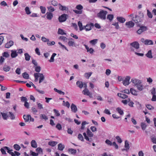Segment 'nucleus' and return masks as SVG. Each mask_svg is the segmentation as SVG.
<instances>
[{"mask_svg": "<svg viewBox=\"0 0 156 156\" xmlns=\"http://www.w3.org/2000/svg\"><path fill=\"white\" fill-rule=\"evenodd\" d=\"M7 150V153L10 154L11 156H19L20 155V153L17 151H15L14 152H12V150H10L9 147L6 146L4 147L3 148H1L0 149V151L3 154H6L5 151V150Z\"/></svg>", "mask_w": 156, "mask_h": 156, "instance_id": "nucleus-1", "label": "nucleus"}, {"mask_svg": "<svg viewBox=\"0 0 156 156\" xmlns=\"http://www.w3.org/2000/svg\"><path fill=\"white\" fill-rule=\"evenodd\" d=\"M107 12L106 11L102 10L98 13L97 16L98 17L101 19L105 20L106 19V16Z\"/></svg>", "mask_w": 156, "mask_h": 156, "instance_id": "nucleus-2", "label": "nucleus"}, {"mask_svg": "<svg viewBox=\"0 0 156 156\" xmlns=\"http://www.w3.org/2000/svg\"><path fill=\"white\" fill-rule=\"evenodd\" d=\"M76 8L78 10H73V11L77 14H81L82 13L83 6L80 4H79L76 5Z\"/></svg>", "mask_w": 156, "mask_h": 156, "instance_id": "nucleus-3", "label": "nucleus"}, {"mask_svg": "<svg viewBox=\"0 0 156 156\" xmlns=\"http://www.w3.org/2000/svg\"><path fill=\"white\" fill-rule=\"evenodd\" d=\"M143 14L142 13L140 16H135L133 18V20L136 23H138L141 22L143 18Z\"/></svg>", "mask_w": 156, "mask_h": 156, "instance_id": "nucleus-4", "label": "nucleus"}, {"mask_svg": "<svg viewBox=\"0 0 156 156\" xmlns=\"http://www.w3.org/2000/svg\"><path fill=\"white\" fill-rule=\"evenodd\" d=\"M67 15L65 14L62 15L58 18L59 22L62 23L66 21L67 19Z\"/></svg>", "mask_w": 156, "mask_h": 156, "instance_id": "nucleus-5", "label": "nucleus"}, {"mask_svg": "<svg viewBox=\"0 0 156 156\" xmlns=\"http://www.w3.org/2000/svg\"><path fill=\"white\" fill-rule=\"evenodd\" d=\"M83 94L85 95L88 96L90 98H92V94L89 91V90L87 89H85L83 91Z\"/></svg>", "mask_w": 156, "mask_h": 156, "instance_id": "nucleus-6", "label": "nucleus"}, {"mask_svg": "<svg viewBox=\"0 0 156 156\" xmlns=\"http://www.w3.org/2000/svg\"><path fill=\"white\" fill-rule=\"evenodd\" d=\"M147 30V27L146 26H142L140 27V28L137 31V33L139 34H141L142 32L146 31Z\"/></svg>", "mask_w": 156, "mask_h": 156, "instance_id": "nucleus-7", "label": "nucleus"}, {"mask_svg": "<svg viewBox=\"0 0 156 156\" xmlns=\"http://www.w3.org/2000/svg\"><path fill=\"white\" fill-rule=\"evenodd\" d=\"M68 44L69 46L76 47L77 45L74 42V40L72 38H70L69 39L68 42Z\"/></svg>", "mask_w": 156, "mask_h": 156, "instance_id": "nucleus-8", "label": "nucleus"}, {"mask_svg": "<svg viewBox=\"0 0 156 156\" xmlns=\"http://www.w3.org/2000/svg\"><path fill=\"white\" fill-rule=\"evenodd\" d=\"M130 79V76H126L125 79L123 80V84L125 86L129 85V81Z\"/></svg>", "mask_w": 156, "mask_h": 156, "instance_id": "nucleus-9", "label": "nucleus"}, {"mask_svg": "<svg viewBox=\"0 0 156 156\" xmlns=\"http://www.w3.org/2000/svg\"><path fill=\"white\" fill-rule=\"evenodd\" d=\"M94 24L91 23L90 24H87L84 27V29L86 31H89L91 30V26H94Z\"/></svg>", "mask_w": 156, "mask_h": 156, "instance_id": "nucleus-10", "label": "nucleus"}, {"mask_svg": "<svg viewBox=\"0 0 156 156\" xmlns=\"http://www.w3.org/2000/svg\"><path fill=\"white\" fill-rule=\"evenodd\" d=\"M130 44L133 47L136 49H138L139 48V44L137 42H134L132 43H131Z\"/></svg>", "mask_w": 156, "mask_h": 156, "instance_id": "nucleus-11", "label": "nucleus"}, {"mask_svg": "<svg viewBox=\"0 0 156 156\" xmlns=\"http://www.w3.org/2000/svg\"><path fill=\"white\" fill-rule=\"evenodd\" d=\"M71 108L72 111L74 113H76L77 111V107L73 103H72L71 105Z\"/></svg>", "mask_w": 156, "mask_h": 156, "instance_id": "nucleus-12", "label": "nucleus"}, {"mask_svg": "<svg viewBox=\"0 0 156 156\" xmlns=\"http://www.w3.org/2000/svg\"><path fill=\"white\" fill-rule=\"evenodd\" d=\"M13 44L14 42L13 41H10L5 44V47L7 48H9L13 45Z\"/></svg>", "mask_w": 156, "mask_h": 156, "instance_id": "nucleus-13", "label": "nucleus"}, {"mask_svg": "<svg viewBox=\"0 0 156 156\" xmlns=\"http://www.w3.org/2000/svg\"><path fill=\"white\" fill-rule=\"evenodd\" d=\"M11 56L12 58H15L17 56L18 54L16 51L11 50Z\"/></svg>", "mask_w": 156, "mask_h": 156, "instance_id": "nucleus-14", "label": "nucleus"}, {"mask_svg": "<svg viewBox=\"0 0 156 156\" xmlns=\"http://www.w3.org/2000/svg\"><path fill=\"white\" fill-rule=\"evenodd\" d=\"M38 76H39V83H40L44 80V77L42 73H38Z\"/></svg>", "mask_w": 156, "mask_h": 156, "instance_id": "nucleus-15", "label": "nucleus"}, {"mask_svg": "<svg viewBox=\"0 0 156 156\" xmlns=\"http://www.w3.org/2000/svg\"><path fill=\"white\" fill-rule=\"evenodd\" d=\"M126 25L128 27L131 28L133 27L134 25V23L132 21H129L126 22Z\"/></svg>", "mask_w": 156, "mask_h": 156, "instance_id": "nucleus-16", "label": "nucleus"}, {"mask_svg": "<svg viewBox=\"0 0 156 156\" xmlns=\"http://www.w3.org/2000/svg\"><path fill=\"white\" fill-rule=\"evenodd\" d=\"M46 14V18L48 20H51L53 17V14L51 12H47Z\"/></svg>", "mask_w": 156, "mask_h": 156, "instance_id": "nucleus-17", "label": "nucleus"}, {"mask_svg": "<svg viewBox=\"0 0 156 156\" xmlns=\"http://www.w3.org/2000/svg\"><path fill=\"white\" fill-rule=\"evenodd\" d=\"M132 82L134 84L135 86H136L139 83H141V82L140 80L136 79H132L131 80Z\"/></svg>", "mask_w": 156, "mask_h": 156, "instance_id": "nucleus-18", "label": "nucleus"}, {"mask_svg": "<svg viewBox=\"0 0 156 156\" xmlns=\"http://www.w3.org/2000/svg\"><path fill=\"white\" fill-rule=\"evenodd\" d=\"M84 46L85 47L86 49L87 50V52H89L90 54H92L94 52V50L92 48H89L88 46L85 44H84Z\"/></svg>", "mask_w": 156, "mask_h": 156, "instance_id": "nucleus-19", "label": "nucleus"}, {"mask_svg": "<svg viewBox=\"0 0 156 156\" xmlns=\"http://www.w3.org/2000/svg\"><path fill=\"white\" fill-rule=\"evenodd\" d=\"M1 114L2 115L3 119L4 120H6L7 118L9 117V115L7 114V113L2 112H1Z\"/></svg>", "mask_w": 156, "mask_h": 156, "instance_id": "nucleus-20", "label": "nucleus"}, {"mask_svg": "<svg viewBox=\"0 0 156 156\" xmlns=\"http://www.w3.org/2000/svg\"><path fill=\"white\" fill-rule=\"evenodd\" d=\"M31 118V115H24L23 118L26 122H28L30 118Z\"/></svg>", "mask_w": 156, "mask_h": 156, "instance_id": "nucleus-21", "label": "nucleus"}, {"mask_svg": "<svg viewBox=\"0 0 156 156\" xmlns=\"http://www.w3.org/2000/svg\"><path fill=\"white\" fill-rule=\"evenodd\" d=\"M118 95L119 97L123 99H125L128 98L127 95L123 93H118Z\"/></svg>", "mask_w": 156, "mask_h": 156, "instance_id": "nucleus-22", "label": "nucleus"}, {"mask_svg": "<svg viewBox=\"0 0 156 156\" xmlns=\"http://www.w3.org/2000/svg\"><path fill=\"white\" fill-rule=\"evenodd\" d=\"M76 84L80 88H82L83 87V85L82 81H77L76 83Z\"/></svg>", "mask_w": 156, "mask_h": 156, "instance_id": "nucleus-23", "label": "nucleus"}, {"mask_svg": "<svg viewBox=\"0 0 156 156\" xmlns=\"http://www.w3.org/2000/svg\"><path fill=\"white\" fill-rule=\"evenodd\" d=\"M87 133L88 137H92L93 136V134L92 132L89 129H87Z\"/></svg>", "mask_w": 156, "mask_h": 156, "instance_id": "nucleus-24", "label": "nucleus"}, {"mask_svg": "<svg viewBox=\"0 0 156 156\" xmlns=\"http://www.w3.org/2000/svg\"><path fill=\"white\" fill-rule=\"evenodd\" d=\"M31 146L34 148H36L37 147V144L36 141L34 140H33L31 141Z\"/></svg>", "mask_w": 156, "mask_h": 156, "instance_id": "nucleus-25", "label": "nucleus"}, {"mask_svg": "<svg viewBox=\"0 0 156 156\" xmlns=\"http://www.w3.org/2000/svg\"><path fill=\"white\" fill-rule=\"evenodd\" d=\"M117 19L121 23H123L126 20L124 18L121 17H117Z\"/></svg>", "mask_w": 156, "mask_h": 156, "instance_id": "nucleus-26", "label": "nucleus"}, {"mask_svg": "<svg viewBox=\"0 0 156 156\" xmlns=\"http://www.w3.org/2000/svg\"><path fill=\"white\" fill-rule=\"evenodd\" d=\"M58 150L62 151L65 148V146L64 145H62V144L60 143L58 145Z\"/></svg>", "mask_w": 156, "mask_h": 156, "instance_id": "nucleus-27", "label": "nucleus"}, {"mask_svg": "<svg viewBox=\"0 0 156 156\" xmlns=\"http://www.w3.org/2000/svg\"><path fill=\"white\" fill-rule=\"evenodd\" d=\"M146 55L147 57L149 58H152L153 56L152 55L151 51V50L149 51L146 54Z\"/></svg>", "mask_w": 156, "mask_h": 156, "instance_id": "nucleus-28", "label": "nucleus"}, {"mask_svg": "<svg viewBox=\"0 0 156 156\" xmlns=\"http://www.w3.org/2000/svg\"><path fill=\"white\" fill-rule=\"evenodd\" d=\"M153 44V42L151 40L148 39L145 40V45H152Z\"/></svg>", "mask_w": 156, "mask_h": 156, "instance_id": "nucleus-29", "label": "nucleus"}, {"mask_svg": "<svg viewBox=\"0 0 156 156\" xmlns=\"http://www.w3.org/2000/svg\"><path fill=\"white\" fill-rule=\"evenodd\" d=\"M58 34L61 35H66V33L64 32L63 30L59 28L58 30Z\"/></svg>", "mask_w": 156, "mask_h": 156, "instance_id": "nucleus-30", "label": "nucleus"}, {"mask_svg": "<svg viewBox=\"0 0 156 156\" xmlns=\"http://www.w3.org/2000/svg\"><path fill=\"white\" fill-rule=\"evenodd\" d=\"M24 55L26 60L29 61L30 59V56L28 53H25Z\"/></svg>", "mask_w": 156, "mask_h": 156, "instance_id": "nucleus-31", "label": "nucleus"}, {"mask_svg": "<svg viewBox=\"0 0 156 156\" xmlns=\"http://www.w3.org/2000/svg\"><path fill=\"white\" fill-rule=\"evenodd\" d=\"M57 144V142L56 141H51L48 143V144L52 147H54Z\"/></svg>", "mask_w": 156, "mask_h": 156, "instance_id": "nucleus-32", "label": "nucleus"}, {"mask_svg": "<svg viewBox=\"0 0 156 156\" xmlns=\"http://www.w3.org/2000/svg\"><path fill=\"white\" fill-rule=\"evenodd\" d=\"M47 8L49 12H53L55 10V9L54 7L51 6H48Z\"/></svg>", "mask_w": 156, "mask_h": 156, "instance_id": "nucleus-33", "label": "nucleus"}, {"mask_svg": "<svg viewBox=\"0 0 156 156\" xmlns=\"http://www.w3.org/2000/svg\"><path fill=\"white\" fill-rule=\"evenodd\" d=\"M11 69L10 67L8 66H4L3 69V70L6 72L9 71Z\"/></svg>", "mask_w": 156, "mask_h": 156, "instance_id": "nucleus-34", "label": "nucleus"}, {"mask_svg": "<svg viewBox=\"0 0 156 156\" xmlns=\"http://www.w3.org/2000/svg\"><path fill=\"white\" fill-rule=\"evenodd\" d=\"M83 134L84 136L85 139L87 140L90 142L92 141V139L90 138H89L87 135V134L85 133H83Z\"/></svg>", "mask_w": 156, "mask_h": 156, "instance_id": "nucleus-35", "label": "nucleus"}, {"mask_svg": "<svg viewBox=\"0 0 156 156\" xmlns=\"http://www.w3.org/2000/svg\"><path fill=\"white\" fill-rule=\"evenodd\" d=\"M56 54L55 53H53L50 59L49 60V62H54V57L56 55Z\"/></svg>", "mask_w": 156, "mask_h": 156, "instance_id": "nucleus-36", "label": "nucleus"}, {"mask_svg": "<svg viewBox=\"0 0 156 156\" xmlns=\"http://www.w3.org/2000/svg\"><path fill=\"white\" fill-rule=\"evenodd\" d=\"M50 4L55 6H57L58 4V3L55 0H52L51 1Z\"/></svg>", "mask_w": 156, "mask_h": 156, "instance_id": "nucleus-37", "label": "nucleus"}, {"mask_svg": "<svg viewBox=\"0 0 156 156\" xmlns=\"http://www.w3.org/2000/svg\"><path fill=\"white\" fill-rule=\"evenodd\" d=\"M54 91L60 94L64 95L65 93L61 90H58L56 88H54Z\"/></svg>", "mask_w": 156, "mask_h": 156, "instance_id": "nucleus-38", "label": "nucleus"}, {"mask_svg": "<svg viewBox=\"0 0 156 156\" xmlns=\"http://www.w3.org/2000/svg\"><path fill=\"white\" fill-rule=\"evenodd\" d=\"M98 41V39H94L91 40L89 42L92 45H94L97 43Z\"/></svg>", "mask_w": 156, "mask_h": 156, "instance_id": "nucleus-39", "label": "nucleus"}, {"mask_svg": "<svg viewBox=\"0 0 156 156\" xmlns=\"http://www.w3.org/2000/svg\"><path fill=\"white\" fill-rule=\"evenodd\" d=\"M130 92L133 95H137V92L136 91V90L133 88H131L130 89Z\"/></svg>", "mask_w": 156, "mask_h": 156, "instance_id": "nucleus-40", "label": "nucleus"}, {"mask_svg": "<svg viewBox=\"0 0 156 156\" xmlns=\"http://www.w3.org/2000/svg\"><path fill=\"white\" fill-rule=\"evenodd\" d=\"M92 74V73L91 72L86 73H85L84 75L87 79H88L89 78Z\"/></svg>", "mask_w": 156, "mask_h": 156, "instance_id": "nucleus-41", "label": "nucleus"}, {"mask_svg": "<svg viewBox=\"0 0 156 156\" xmlns=\"http://www.w3.org/2000/svg\"><path fill=\"white\" fill-rule=\"evenodd\" d=\"M40 8L41 9V12L42 14H44L45 13L46 10L45 7L43 6H40Z\"/></svg>", "mask_w": 156, "mask_h": 156, "instance_id": "nucleus-42", "label": "nucleus"}, {"mask_svg": "<svg viewBox=\"0 0 156 156\" xmlns=\"http://www.w3.org/2000/svg\"><path fill=\"white\" fill-rule=\"evenodd\" d=\"M22 76L24 79H28L29 78V76L28 73L26 72H24L22 74Z\"/></svg>", "mask_w": 156, "mask_h": 156, "instance_id": "nucleus-43", "label": "nucleus"}, {"mask_svg": "<svg viewBox=\"0 0 156 156\" xmlns=\"http://www.w3.org/2000/svg\"><path fill=\"white\" fill-rule=\"evenodd\" d=\"M136 87L140 91H141L143 90V86L141 83H139Z\"/></svg>", "mask_w": 156, "mask_h": 156, "instance_id": "nucleus-44", "label": "nucleus"}, {"mask_svg": "<svg viewBox=\"0 0 156 156\" xmlns=\"http://www.w3.org/2000/svg\"><path fill=\"white\" fill-rule=\"evenodd\" d=\"M116 110L120 115H122L124 113L123 111L120 108H117L116 109Z\"/></svg>", "mask_w": 156, "mask_h": 156, "instance_id": "nucleus-45", "label": "nucleus"}, {"mask_svg": "<svg viewBox=\"0 0 156 156\" xmlns=\"http://www.w3.org/2000/svg\"><path fill=\"white\" fill-rule=\"evenodd\" d=\"M9 117H10L11 119H15V116L11 112H9Z\"/></svg>", "mask_w": 156, "mask_h": 156, "instance_id": "nucleus-46", "label": "nucleus"}, {"mask_svg": "<svg viewBox=\"0 0 156 156\" xmlns=\"http://www.w3.org/2000/svg\"><path fill=\"white\" fill-rule=\"evenodd\" d=\"M125 147L126 150H129V142L127 140H126L125 142Z\"/></svg>", "mask_w": 156, "mask_h": 156, "instance_id": "nucleus-47", "label": "nucleus"}, {"mask_svg": "<svg viewBox=\"0 0 156 156\" xmlns=\"http://www.w3.org/2000/svg\"><path fill=\"white\" fill-rule=\"evenodd\" d=\"M69 152H70L72 154H75L76 153V150L73 148H70L68 149Z\"/></svg>", "mask_w": 156, "mask_h": 156, "instance_id": "nucleus-48", "label": "nucleus"}, {"mask_svg": "<svg viewBox=\"0 0 156 156\" xmlns=\"http://www.w3.org/2000/svg\"><path fill=\"white\" fill-rule=\"evenodd\" d=\"M13 147L16 151H19L20 149V146L17 144H15L13 145Z\"/></svg>", "mask_w": 156, "mask_h": 156, "instance_id": "nucleus-49", "label": "nucleus"}, {"mask_svg": "<svg viewBox=\"0 0 156 156\" xmlns=\"http://www.w3.org/2000/svg\"><path fill=\"white\" fill-rule=\"evenodd\" d=\"M59 9L62 11L66 10V8L65 6H64L62 5L61 4L59 3L58 4Z\"/></svg>", "mask_w": 156, "mask_h": 156, "instance_id": "nucleus-50", "label": "nucleus"}, {"mask_svg": "<svg viewBox=\"0 0 156 156\" xmlns=\"http://www.w3.org/2000/svg\"><path fill=\"white\" fill-rule=\"evenodd\" d=\"M59 39L61 40H63L64 41H67V38L64 36H60L59 38Z\"/></svg>", "mask_w": 156, "mask_h": 156, "instance_id": "nucleus-51", "label": "nucleus"}, {"mask_svg": "<svg viewBox=\"0 0 156 156\" xmlns=\"http://www.w3.org/2000/svg\"><path fill=\"white\" fill-rule=\"evenodd\" d=\"M78 138L79 140H81L82 141H84L83 137L82 135L80 133L78 134Z\"/></svg>", "mask_w": 156, "mask_h": 156, "instance_id": "nucleus-52", "label": "nucleus"}, {"mask_svg": "<svg viewBox=\"0 0 156 156\" xmlns=\"http://www.w3.org/2000/svg\"><path fill=\"white\" fill-rule=\"evenodd\" d=\"M25 10L27 14L29 15L30 14L31 12L30 11L29 8L28 7H26L25 8Z\"/></svg>", "mask_w": 156, "mask_h": 156, "instance_id": "nucleus-53", "label": "nucleus"}, {"mask_svg": "<svg viewBox=\"0 0 156 156\" xmlns=\"http://www.w3.org/2000/svg\"><path fill=\"white\" fill-rule=\"evenodd\" d=\"M114 17L113 15L112 14H109L108 15L107 17V19H108L110 21H112Z\"/></svg>", "mask_w": 156, "mask_h": 156, "instance_id": "nucleus-54", "label": "nucleus"}, {"mask_svg": "<svg viewBox=\"0 0 156 156\" xmlns=\"http://www.w3.org/2000/svg\"><path fill=\"white\" fill-rule=\"evenodd\" d=\"M78 25L79 27L80 30L81 31L83 30V25L82 23L80 21H79L78 22Z\"/></svg>", "mask_w": 156, "mask_h": 156, "instance_id": "nucleus-55", "label": "nucleus"}, {"mask_svg": "<svg viewBox=\"0 0 156 156\" xmlns=\"http://www.w3.org/2000/svg\"><path fill=\"white\" fill-rule=\"evenodd\" d=\"M40 117L42 119H44L45 120L48 119V117L44 114H41L40 115Z\"/></svg>", "mask_w": 156, "mask_h": 156, "instance_id": "nucleus-56", "label": "nucleus"}, {"mask_svg": "<svg viewBox=\"0 0 156 156\" xmlns=\"http://www.w3.org/2000/svg\"><path fill=\"white\" fill-rule=\"evenodd\" d=\"M35 78V81L37 82L38 80V78L39 76H38V73H35L34 75Z\"/></svg>", "mask_w": 156, "mask_h": 156, "instance_id": "nucleus-57", "label": "nucleus"}, {"mask_svg": "<svg viewBox=\"0 0 156 156\" xmlns=\"http://www.w3.org/2000/svg\"><path fill=\"white\" fill-rule=\"evenodd\" d=\"M146 126H147L145 123H143V122L141 123V127L142 129L143 130H145V129L146 128Z\"/></svg>", "mask_w": 156, "mask_h": 156, "instance_id": "nucleus-58", "label": "nucleus"}, {"mask_svg": "<svg viewBox=\"0 0 156 156\" xmlns=\"http://www.w3.org/2000/svg\"><path fill=\"white\" fill-rule=\"evenodd\" d=\"M146 106L147 108L149 110H151L154 108V107L150 104L146 105Z\"/></svg>", "mask_w": 156, "mask_h": 156, "instance_id": "nucleus-59", "label": "nucleus"}, {"mask_svg": "<svg viewBox=\"0 0 156 156\" xmlns=\"http://www.w3.org/2000/svg\"><path fill=\"white\" fill-rule=\"evenodd\" d=\"M36 66L35 68V71L37 73H39L41 71V68L40 66Z\"/></svg>", "mask_w": 156, "mask_h": 156, "instance_id": "nucleus-60", "label": "nucleus"}, {"mask_svg": "<svg viewBox=\"0 0 156 156\" xmlns=\"http://www.w3.org/2000/svg\"><path fill=\"white\" fill-rule=\"evenodd\" d=\"M116 139L117 140V142L119 143H121L122 142V140L121 139L120 137L119 136H117L116 137Z\"/></svg>", "mask_w": 156, "mask_h": 156, "instance_id": "nucleus-61", "label": "nucleus"}, {"mask_svg": "<svg viewBox=\"0 0 156 156\" xmlns=\"http://www.w3.org/2000/svg\"><path fill=\"white\" fill-rule=\"evenodd\" d=\"M30 153H31L30 155L33 156H37L38 155V153H35L32 151H30Z\"/></svg>", "mask_w": 156, "mask_h": 156, "instance_id": "nucleus-62", "label": "nucleus"}, {"mask_svg": "<svg viewBox=\"0 0 156 156\" xmlns=\"http://www.w3.org/2000/svg\"><path fill=\"white\" fill-rule=\"evenodd\" d=\"M3 56L6 58H8L9 56V55L7 52H5L3 54Z\"/></svg>", "mask_w": 156, "mask_h": 156, "instance_id": "nucleus-63", "label": "nucleus"}, {"mask_svg": "<svg viewBox=\"0 0 156 156\" xmlns=\"http://www.w3.org/2000/svg\"><path fill=\"white\" fill-rule=\"evenodd\" d=\"M147 15L150 18H151L152 17V14L148 10H147Z\"/></svg>", "mask_w": 156, "mask_h": 156, "instance_id": "nucleus-64", "label": "nucleus"}]
</instances>
